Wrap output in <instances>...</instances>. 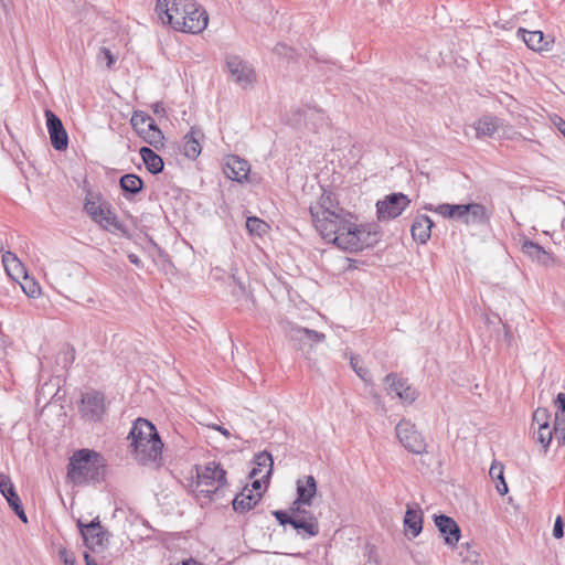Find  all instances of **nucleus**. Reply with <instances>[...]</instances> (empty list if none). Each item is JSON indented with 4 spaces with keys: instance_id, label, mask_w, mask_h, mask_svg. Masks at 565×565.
Returning <instances> with one entry per match:
<instances>
[{
    "instance_id": "1",
    "label": "nucleus",
    "mask_w": 565,
    "mask_h": 565,
    "mask_svg": "<svg viewBox=\"0 0 565 565\" xmlns=\"http://www.w3.org/2000/svg\"><path fill=\"white\" fill-rule=\"evenodd\" d=\"M309 212L319 235L340 249L356 253L377 242V233L373 227L356 224L354 216L339 205L331 192L323 191L310 205Z\"/></svg>"
},
{
    "instance_id": "2",
    "label": "nucleus",
    "mask_w": 565,
    "mask_h": 565,
    "mask_svg": "<svg viewBox=\"0 0 565 565\" xmlns=\"http://www.w3.org/2000/svg\"><path fill=\"white\" fill-rule=\"evenodd\" d=\"M106 461L95 450L79 449L70 458L67 465V478L75 486L100 482L104 479Z\"/></svg>"
},
{
    "instance_id": "3",
    "label": "nucleus",
    "mask_w": 565,
    "mask_h": 565,
    "mask_svg": "<svg viewBox=\"0 0 565 565\" xmlns=\"http://www.w3.org/2000/svg\"><path fill=\"white\" fill-rule=\"evenodd\" d=\"M136 459L148 465L161 459L163 444L157 428L147 419L138 418L130 430Z\"/></svg>"
},
{
    "instance_id": "4",
    "label": "nucleus",
    "mask_w": 565,
    "mask_h": 565,
    "mask_svg": "<svg viewBox=\"0 0 565 565\" xmlns=\"http://www.w3.org/2000/svg\"><path fill=\"white\" fill-rule=\"evenodd\" d=\"M426 210L435 212L445 218H452L463 223L465 225H482L490 221V212L487 207L477 202L467 204H449L426 205Z\"/></svg>"
},
{
    "instance_id": "5",
    "label": "nucleus",
    "mask_w": 565,
    "mask_h": 565,
    "mask_svg": "<svg viewBox=\"0 0 565 565\" xmlns=\"http://www.w3.org/2000/svg\"><path fill=\"white\" fill-rule=\"evenodd\" d=\"M178 13L180 21L179 24H173L175 31L199 34L207 26L209 15L195 0H180Z\"/></svg>"
},
{
    "instance_id": "6",
    "label": "nucleus",
    "mask_w": 565,
    "mask_h": 565,
    "mask_svg": "<svg viewBox=\"0 0 565 565\" xmlns=\"http://www.w3.org/2000/svg\"><path fill=\"white\" fill-rule=\"evenodd\" d=\"M226 484V471L215 461L207 462L198 473V491L210 500L218 498Z\"/></svg>"
},
{
    "instance_id": "7",
    "label": "nucleus",
    "mask_w": 565,
    "mask_h": 565,
    "mask_svg": "<svg viewBox=\"0 0 565 565\" xmlns=\"http://www.w3.org/2000/svg\"><path fill=\"white\" fill-rule=\"evenodd\" d=\"M273 515L280 525H291L302 539L315 537L319 534V522L315 514L307 515L306 518H299L298 515L288 518L286 511L276 510L273 511Z\"/></svg>"
},
{
    "instance_id": "8",
    "label": "nucleus",
    "mask_w": 565,
    "mask_h": 565,
    "mask_svg": "<svg viewBox=\"0 0 565 565\" xmlns=\"http://www.w3.org/2000/svg\"><path fill=\"white\" fill-rule=\"evenodd\" d=\"M395 430L398 440L408 451L420 455L426 450L425 439L409 420L402 419Z\"/></svg>"
},
{
    "instance_id": "9",
    "label": "nucleus",
    "mask_w": 565,
    "mask_h": 565,
    "mask_svg": "<svg viewBox=\"0 0 565 565\" xmlns=\"http://www.w3.org/2000/svg\"><path fill=\"white\" fill-rule=\"evenodd\" d=\"M411 200L403 193H392L377 201L376 213L380 221H388L399 216L409 205Z\"/></svg>"
},
{
    "instance_id": "10",
    "label": "nucleus",
    "mask_w": 565,
    "mask_h": 565,
    "mask_svg": "<svg viewBox=\"0 0 565 565\" xmlns=\"http://www.w3.org/2000/svg\"><path fill=\"white\" fill-rule=\"evenodd\" d=\"M85 545L92 551L104 550L108 542V532L103 529L98 519L93 520L88 524H84L81 520L77 522Z\"/></svg>"
},
{
    "instance_id": "11",
    "label": "nucleus",
    "mask_w": 565,
    "mask_h": 565,
    "mask_svg": "<svg viewBox=\"0 0 565 565\" xmlns=\"http://www.w3.org/2000/svg\"><path fill=\"white\" fill-rule=\"evenodd\" d=\"M225 63L233 81L241 87L246 88L255 82L256 75L254 68L239 56L228 55Z\"/></svg>"
},
{
    "instance_id": "12",
    "label": "nucleus",
    "mask_w": 565,
    "mask_h": 565,
    "mask_svg": "<svg viewBox=\"0 0 565 565\" xmlns=\"http://www.w3.org/2000/svg\"><path fill=\"white\" fill-rule=\"evenodd\" d=\"M384 382L387 394L397 397L405 404H412L418 397L416 390L396 373L387 374Z\"/></svg>"
},
{
    "instance_id": "13",
    "label": "nucleus",
    "mask_w": 565,
    "mask_h": 565,
    "mask_svg": "<svg viewBox=\"0 0 565 565\" xmlns=\"http://www.w3.org/2000/svg\"><path fill=\"white\" fill-rule=\"evenodd\" d=\"M79 411L87 420H100L106 412L105 395L97 391L84 394Z\"/></svg>"
},
{
    "instance_id": "14",
    "label": "nucleus",
    "mask_w": 565,
    "mask_h": 565,
    "mask_svg": "<svg viewBox=\"0 0 565 565\" xmlns=\"http://www.w3.org/2000/svg\"><path fill=\"white\" fill-rule=\"evenodd\" d=\"M44 116L52 147L57 151L66 150L68 147V136L62 120L51 109H45Z\"/></svg>"
},
{
    "instance_id": "15",
    "label": "nucleus",
    "mask_w": 565,
    "mask_h": 565,
    "mask_svg": "<svg viewBox=\"0 0 565 565\" xmlns=\"http://www.w3.org/2000/svg\"><path fill=\"white\" fill-rule=\"evenodd\" d=\"M224 174L236 182H244L247 180L250 172V164L247 160L239 158L238 156H227L223 163Z\"/></svg>"
},
{
    "instance_id": "16",
    "label": "nucleus",
    "mask_w": 565,
    "mask_h": 565,
    "mask_svg": "<svg viewBox=\"0 0 565 565\" xmlns=\"http://www.w3.org/2000/svg\"><path fill=\"white\" fill-rule=\"evenodd\" d=\"M435 525L444 537L445 543L455 547L460 539V527L457 522L447 515H436Z\"/></svg>"
},
{
    "instance_id": "17",
    "label": "nucleus",
    "mask_w": 565,
    "mask_h": 565,
    "mask_svg": "<svg viewBox=\"0 0 565 565\" xmlns=\"http://www.w3.org/2000/svg\"><path fill=\"white\" fill-rule=\"evenodd\" d=\"M179 1L180 0H157L156 12L163 24H179Z\"/></svg>"
},
{
    "instance_id": "18",
    "label": "nucleus",
    "mask_w": 565,
    "mask_h": 565,
    "mask_svg": "<svg viewBox=\"0 0 565 565\" xmlns=\"http://www.w3.org/2000/svg\"><path fill=\"white\" fill-rule=\"evenodd\" d=\"M502 126L503 121L500 118L491 115L482 116L472 125L477 138L491 137L497 131H499Z\"/></svg>"
},
{
    "instance_id": "19",
    "label": "nucleus",
    "mask_w": 565,
    "mask_h": 565,
    "mask_svg": "<svg viewBox=\"0 0 565 565\" xmlns=\"http://www.w3.org/2000/svg\"><path fill=\"white\" fill-rule=\"evenodd\" d=\"M260 500V494L254 492L246 486L241 493L236 494L233 499V509L238 513H245L252 510Z\"/></svg>"
},
{
    "instance_id": "20",
    "label": "nucleus",
    "mask_w": 565,
    "mask_h": 565,
    "mask_svg": "<svg viewBox=\"0 0 565 565\" xmlns=\"http://www.w3.org/2000/svg\"><path fill=\"white\" fill-rule=\"evenodd\" d=\"M109 209L110 205L107 202L102 201L99 196L88 195L85 199L84 210L97 224L103 222V218L107 213L109 214Z\"/></svg>"
},
{
    "instance_id": "21",
    "label": "nucleus",
    "mask_w": 565,
    "mask_h": 565,
    "mask_svg": "<svg viewBox=\"0 0 565 565\" xmlns=\"http://www.w3.org/2000/svg\"><path fill=\"white\" fill-rule=\"evenodd\" d=\"M433 221L427 215H417L412 224V236L419 244H426L431 235Z\"/></svg>"
},
{
    "instance_id": "22",
    "label": "nucleus",
    "mask_w": 565,
    "mask_h": 565,
    "mask_svg": "<svg viewBox=\"0 0 565 565\" xmlns=\"http://www.w3.org/2000/svg\"><path fill=\"white\" fill-rule=\"evenodd\" d=\"M317 493V482L315 477L305 476L297 480V498L298 502H305L310 507L312 499Z\"/></svg>"
},
{
    "instance_id": "23",
    "label": "nucleus",
    "mask_w": 565,
    "mask_h": 565,
    "mask_svg": "<svg viewBox=\"0 0 565 565\" xmlns=\"http://www.w3.org/2000/svg\"><path fill=\"white\" fill-rule=\"evenodd\" d=\"M518 34L522 38L526 46L533 51L541 52L550 49V41L544 36L542 31H527L521 28Z\"/></svg>"
},
{
    "instance_id": "24",
    "label": "nucleus",
    "mask_w": 565,
    "mask_h": 565,
    "mask_svg": "<svg viewBox=\"0 0 565 565\" xmlns=\"http://www.w3.org/2000/svg\"><path fill=\"white\" fill-rule=\"evenodd\" d=\"M546 417L547 416L545 409H537L533 415L534 420L539 423L537 441L545 449H547L554 436L553 428H551L548 423L545 420Z\"/></svg>"
},
{
    "instance_id": "25",
    "label": "nucleus",
    "mask_w": 565,
    "mask_h": 565,
    "mask_svg": "<svg viewBox=\"0 0 565 565\" xmlns=\"http://www.w3.org/2000/svg\"><path fill=\"white\" fill-rule=\"evenodd\" d=\"M404 527L406 534L416 537L423 530V512L419 508L413 509L411 507L407 508L405 518H404Z\"/></svg>"
},
{
    "instance_id": "26",
    "label": "nucleus",
    "mask_w": 565,
    "mask_h": 565,
    "mask_svg": "<svg viewBox=\"0 0 565 565\" xmlns=\"http://www.w3.org/2000/svg\"><path fill=\"white\" fill-rule=\"evenodd\" d=\"M254 467L249 472L250 478L260 476L262 479H268L273 470L271 455L264 451L255 456Z\"/></svg>"
},
{
    "instance_id": "27",
    "label": "nucleus",
    "mask_w": 565,
    "mask_h": 565,
    "mask_svg": "<svg viewBox=\"0 0 565 565\" xmlns=\"http://www.w3.org/2000/svg\"><path fill=\"white\" fill-rule=\"evenodd\" d=\"M2 264L4 269L12 279L18 280L26 274L25 268L21 260L14 253L9 250L2 253Z\"/></svg>"
},
{
    "instance_id": "28",
    "label": "nucleus",
    "mask_w": 565,
    "mask_h": 565,
    "mask_svg": "<svg viewBox=\"0 0 565 565\" xmlns=\"http://www.w3.org/2000/svg\"><path fill=\"white\" fill-rule=\"evenodd\" d=\"M0 492L6 498L10 508H19L21 503L11 478L4 472H0Z\"/></svg>"
},
{
    "instance_id": "29",
    "label": "nucleus",
    "mask_w": 565,
    "mask_h": 565,
    "mask_svg": "<svg viewBox=\"0 0 565 565\" xmlns=\"http://www.w3.org/2000/svg\"><path fill=\"white\" fill-rule=\"evenodd\" d=\"M139 153L150 173L157 174L163 170V160L152 149L141 147Z\"/></svg>"
},
{
    "instance_id": "30",
    "label": "nucleus",
    "mask_w": 565,
    "mask_h": 565,
    "mask_svg": "<svg viewBox=\"0 0 565 565\" xmlns=\"http://www.w3.org/2000/svg\"><path fill=\"white\" fill-rule=\"evenodd\" d=\"M99 225L109 232H117L127 237L130 235L128 226L118 218L111 207L109 209V214L105 215Z\"/></svg>"
},
{
    "instance_id": "31",
    "label": "nucleus",
    "mask_w": 565,
    "mask_h": 565,
    "mask_svg": "<svg viewBox=\"0 0 565 565\" xmlns=\"http://www.w3.org/2000/svg\"><path fill=\"white\" fill-rule=\"evenodd\" d=\"M199 135V131L191 129L183 138V153L189 159H195L201 153Z\"/></svg>"
},
{
    "instance_id": "32",
    "label": "nucleus",
    "mask_w": 565,
    "mask_h": 565,
    "mask_svg": "<svg viewBox=\"0 0 565 565\" xmlns=\"http://www.w3.org/2000/svg\"><path fill=\"white\" fill-rule=\"evenodd\" d=\"M120 188L125 192V196L128 198L129 195H136L139 193L143 188L142 180L136 175V174H125L120 178Z\"/></svg>"
},
{
    "instance_id": "33",
    "label": "nucleus",
    "mask_w": 565,
    "mask_h": 565,
    "mask_svg": "<svg viewBox=\"0 0 565 565\" xmlns=\"http://www.w3.org/2000/svg\"><path fill=\"white\" fill-rule=\"evenodd\" d=\"M153 118L143 111H134L130 124L134 130L141 137L147 128L152 125Z\"/></svg>"
},
{
    "instance_id": "34",
    "label": "nucleus",
    "mask_w": 565,
    "mask_h": 565,
    "mask_svg": "<svg viewBox=\"0 0 565 565\" xmlns=\"http://www.w3.org/2000/svg\"><path fill=\"white\" fill-rule=\"evenodd\" d=\"M141 138L156 149H160L164 145V136L154 121L147 128Z\"/></svg>"
},
{
    "instance_id": "35",
    "label": "nucleus",
    "mask_w": 565,
    "mask_h": 565,
    "mask_svg": "<svg viewBox=\"0 0 565 565\" xmlns=\"http://www.w3.org/2000/svg\"><path fill=\"white\" fill-rule=\"evenodd\" d=\"M522 252L532 259L542 263L544 262L545 257H547L546 250L541 245L530 239H524L522 242Z\"/></svg>"
},
{
    "instance_id": "36",
    "label": "nucleus",
    "mask_w": 565,
    "mask_h": 565,
    "mask_svg": "<svg viewBox=\"0 0 565 565\" xmlns=\"http://www.w3.org/2000/svg\"><path fill=\"white\" fill-rule=\"evenodd\" d=\"M489 475L493 480H497V491L504 495L508 493V486L503 477V466L499 462H493L490 467Z\"/></svg>"
},
{
    "instance_id": "37",
    "label": "nucleus",
    "mask_w": 565,
    "mask_h": 565,
    "mask_svg": "<svg viewBox=\"0 0 565 565\" xmlns=\"http://www.w3.org/2000/svg\"><path fill=\"white\" fill-rule=\"evenodd\" d=\"M246 228L252 235L263 236L267 233L269 226L265 221L250 216L246 220Z\"/></svg>"
},
{
    "instance_id": "38",
    "label": "nucleus",
    "mask_w": 565,
    "mask_h": 565,
    "mask_svg": "<svg viewBox=\"0 0 565 565\" xmlns=\"http://www.w3.org/2000/svg\"><path fill=\"white\" fill-rule=\"evenodd\" d=\"M22 278L24 279L21 284L23 292L30 298H38L41 295L40 285L35 280L29 279L26 274Z\"/></svg>"
},
{
    "instance_id": "39",
    "label": "nucleus",
    "mask_w": 565,
    "mask_h": 565,
    "mask_svg": "<svg viewBox=\"0 0 565 565\" xmlns=\"http://www.w3.org/2000/svg\"><path fill=\"white\" fill-rule=\"evenodd\" d=\"M553 430L558 446L565 445V416H554Z\"/></svg>"
},
{
    "instance_id": "40",
    "label": "nucleus",
    "mask_w": 565,
    "mask_h": 565,
    "mask_svg": "<svg viewBox=\"0 0 565 565\" xmlns=\"http://www.w3.org/2000/svg\"><path fill=\"white\" fill-rule=\"evenodd\" d=\"M307 328H302L299 326H290L287 330V337L299 344H307Z\"/></svg>"
},
{
    "instance_id": "41",
    "label": "nucleus",
    "mask_w": 565,
    "mask_h": 565,
    "mask_svg": "<svg viewBox=\"0 0 565 565\" xmlns=\"http://www.w3.org/2000/svg\"><path fill=\"white\" fill-rule=\"evenodd\" d=\"M307 328H302L299 326H290L287 330V337L299 344H307Z\"/></svg>"
},
{
    "instance_id": "42",
    "label": "nucleus",
    "mask_w": 565,
    "mask_h": 565,
    "mask_svg": "<svg viewBox=\"0 0 565 565\" xmlns=\"http://www.w3.org/2000/svg\"><path fill=\"white\" fill-rule=\"evenodd\" d=\"M307 328H302L299 326H290L287 330V337L299 344H307Z\"/></svg>"
},
{
    "instance_id": "43",
    "label": "nucleus",
    "mask_w": 565,
    "mask_h": 565,
    "mask_svg": "<svg viewBox=\"0 0 565 565\" xmlns=\"http://www.w3.org/2000/svg\"><path fill=\"white\" fill-rule=\"evenodd\" d=\"M306 505L307 504L305 502H298V500H295L289 508V511H286L288 513V518H292L295 515H298L299 518H306L307 515L313 514L305 508Z\"/></svg>"
},
{
    "instance_id": "44",
    "label": "nucleus",
    "mask_w": 565,
    "mask_h": 565,
    "mask_svg": "<svg viewBox=\"0 0 565 565\" xmlns=\"http://www.w3.org/2000/svg\"><path fill=\"white\" fill-rule=\"evenodd\" d=\"M58 558L64 565H76L74 553L70 552L66 547H58Z\"/></svg>"
},
{
    "instance_id": "45",
    "label": "nucleus",
    "mask_w": 565,
    "mask_h": 565,
    "mask_svg": "<svg viewBox=\"0 0 565 565\" xmlns=\"http://www.w3.org/2000/svg\"><path fill=\"white\" fill-rule=\"evenodd\" d=\"M350 363H351V366L353 367L354 372L356 373V375L359 377H361L363 381H367L366 380V375L369 374V371L363 367L362 365H360V360L358 356H351L350 359Z\"/></svg>"
},
{
    "instance_id": "46",
    "label": "nucleus",
    "mask_w": 565,
    "mask_h": 565,
    "mask_svg": "<svg viewBox=\"0 0 565 565\" xmlns=\"http://www.w3.org/2000/svg\"><path fill=\"white\" fill-rule=\"evenodd\" d=\"M554 406L556 408L555 416L562 417L565 416V394L558 393L556 398L554 399Z\"/></svg>"
},
{
    "instance_id": "47",
    "label": "nucleus",
    "mask_w": 565,
    "mask_h": 565,
    "mask_svg": "<svg viewBox=\"0 0 565 565\" xmlns=\"http://www.w3.org/2000/svg\"><path fill=\"white\" fill-rule=\"evenodd\" d=\"M98 58L99 60H105L106 61V65L109 68L115 63V57H114L111 51L108 47H105V46L100 47L99 53H98Z\"/></svg>"
},
{
    "instance_id": "48",
    "label": "nucleus",
    "mask_w": 565,
    "mask_h": 565,
    "mask_svg": "<svg viewBox=\"0 0 565 565\" xmlns=\"http://www.w3.org/2000/svg\"><path fill=\"white\" fill-rule=\"evenodd\" d=\"M307 343H320L323 342L326 339V335L321 332H318L316 330L307 329Z\"/></svg>"
},
{
    "instance_id": "49",
    "label": "nucleus",
    "mask_w": 565,
    "mask_h": 565,
    "mask_svg": "<svg viewBox=\"0 0 565 565\" xmlns=\"http://www.w3.org/2000/svg\"><path fill=\"white\" fill-rule=\"evenodd\" d=\"M553 536L555 539H562L564 536V523L561 515H558L555 520L553 527Z\"/></svg>"
},
{
    "instance_id": "50",
    "label": "nucleus",
    "mask_w": 565,
    "mask_h": 565,
    "mask_svg": "<svg viewBox=\"0 0 565 565\" xmlns=\"http://www.w3.org/2000/svg\"><path fill=\"white\" fill-rule=\"evenodd\" d=\"M253 481H252V487L249 489H253L254 492H258L260 494V498L263 497V482L265 479H262L260 478H252Z\"/></svg>"
},
{
    "instance_id": "51",
    "label": "nucleus",
    "mask_w": 565,
    "mask_h": 565,
    "mask_svg": "<svg viewBox=\"0 0 565 565\" xmlns=\"http://www.w3.org/2000/svg\"><path fill=\"white\" fill-rule=\"evenodd\" d=\"M15 514L19 516V519L23 522V523H26L28 522V518H26V514L24 512V509H23V505H22V502L19 503V508H11Z\"/></svg>"
},
{
    "instance_id": "52",
    "label": "nucleus",
    "mask_w": 565,
    "mask_h": 565,
    "mask_svg": "<svg viewBox=\"0 0 565 565\" xmlns=\"http://www.w3.org/2000/svg\"><path fill=\"white\" fill-rule=\"evenodd\" d=\"M128 259L131 264L136 265L137 267H142V262L138 255L131 253L128 255Z\"/></svg>"
},
{
    "instance_id": "53",
    "label": "nucleus",
    "mask_w": 565,
    "mask_h": 565,
    "mask_svg": "<svg viewBox=\"0 0 565 565\" xmlns=\"http://www.w3.org/2000/svg\"><path fill=\"white\" fill-rule=\"evenodd\" d=\"M210 427H211L212 429H214V430L220 431V433H221L223 436H225L226 438H228V437L231 436L230 431H228L226 428H224L223 426H220V425L214 424V425H211Z\"/></svg>"
},
{
    "instance_id": "54",
    "label": "nucleus",
    "mask_w": 565,
    "mask_h": 565,
    "mask_svg": "<svg viewBox=\"0 0 565 565\" xmlns=\"http://www.w3.org/2000/svg\"><path fill=\"white\" fill-rule=\"evenodd\" d=\"M74 359V350L68 348L64 354L65 363H72Z\"/></svg>"
},
{
    "instance_id": "55",
    "label": "nucleus",
    "mask_w": 565,
    "mask_h": 565,
    "mask_svg": "<svg viewBox=\"0 0 565 565\" xmlns=\"http://www.w3.org/2000/svg\"><path fill=\"white\" fill-rule=\"evenodd\" d=\"M275 51L278 54L288 55V51H290V49L287 45H285V44H277L276 47H275Z\"/></svg>"
},
{
    "instance_id": "56",
    "label": "nucleus",
    "mask_w": 565,
    "mask_h": 565,
    "mask_svg": "<svg viewBox=\"0 0 565 565\" xmlns=\"http://www.w3.org/2000/svg\"><path fill=\"white\" fill-rule=\"evenodd\" d=\"M558 130L562 132V135L565 137V121L562 118H558V121L555 122Z\"/></svg>"
},
{
    "instance_id": "57",
    "label": "nucleus",
    "mask_w": 565,
    "mask_h": 565,
    "mask_svg": "<svg viewBox=\"0 0 565 565\" xmlns=\"http://www.w3.org/2000/svg\"><path fill=\"white\" fill-rule=\"evenodd\" d=\"M84 558H85V562H86V565H97V563L95 562V559H93L88 553H85L84 554Z\"/></svg>"
},
{
    "instance_id": "58",
    "label": "nucleus",
    "mask_w": 565,
    "mask_h": 565,
    "mask_svg": "<svg viewBox=\"0 0 565 565\" xmlns=\"http://www.w3.org/2000/svg\"><path fill=\"white\" fill-rule=\"evenodd\" d=\"M312 115H316L319 119H323L324 118L323 114L321 111H318V110L313 111Z\"/></svg>"
}]
</instances>
